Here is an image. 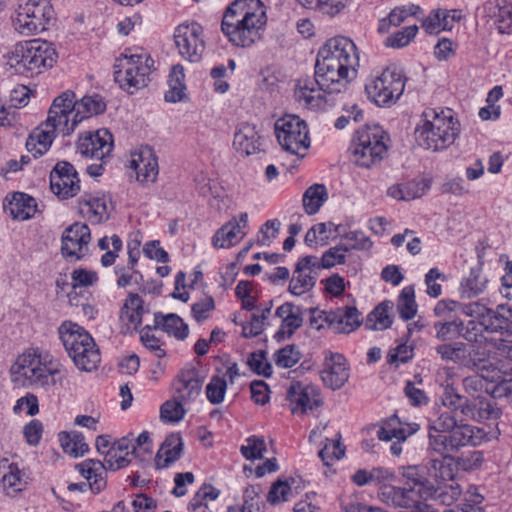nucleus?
<instances>
[{
	"mask_svg": "<svg viewBox=\"0 0 512 512\" xmlns=\"http://www.w3.org/2000/svg\"><path fill=\"white\" fill-rule=\"evenodd\" d=\"M359 55L354 42L346 37L331 38L319 49L314 80H299L295 98L309 109H322L327 96L344 93L356 77Z\"/></svg>",
	"mask_w": 512,
	"mask_h": 512,
	"instance_id": "f257e3e1",
	"label": "nucleus"
},
{
	"mask_svg": "<svg viewBox=\"0 0 512 512\" xmlns=\"http://www.w3.org/2000/svg\"><path fill=\"white\" fill-rule=\"evenodd\" d=\"M266 23L265 6L260 0H235L223 15L221 30L232 45L247 48L261 39Z\"/></svg>",
	"mask_w": 512,
	"mask_h": 512,
	"instance_id": "f03ea898",
	"label": "nucleus"
},
{
	"mask_svg": "<svg viewBox=\"0 0 512 512\" xmlns=\"http://www.w3.org/2000/svg\"><path fill=\"white\" fill-rule=\"evenodd\" d=\"M12 371L38 387L61 384L67 376L62 364L47 352L27 350L18 357Z\"/></svg>",
	"mask_w": 512,
	"mask_h": 512,
	"instance_id": "7ed1b4c3",
	"label": "nucleus"
},
{
	"mask_svg": "<svg viewBox=\"0 0 512 512\" xmlns=\"http://www.w3.org/2000/svg\"><path fill=\"white\" fill-rule=\"evenodd\" d=\"M424 122L416 129L419 144L426 149L439 151L452 145L459 133V123L452 110L437 111L428 108L423 112Z\"/></svg>",
	"mask_w": 512,
	"mask_h": 512,
	"instance_id": "20e7f679",
	"label": "nucleus"
},
{
	"mask_svg": "<svg viewBox=\"0 0 512 512\" xmlns=\"http://www.w3.org/2000/svg\"><path fill=\"white\" fill-rule=\"evenodd\" d=\"M53 44L42 39L19 42L7 54V64L19 74H39L57 60Z\"/></svg>",
	"mask_w": 512,
	"mask_h": 512,
	"instance_id": "39448f33",
	"label": "nucleus"
},
{
	"mask_svg": "<svg viewBox=\"0 0 512 512\" xmlns=\"http://www.w3.org/2000/svg\"><path fill=\"white\" fill-rule=\"evenodd\" d=\"M58 333L78 369L90 372L97 368L101 360L100 351L89 332L76 323L65 321L60 325Z\"/></svg>",
	"mask_w": 512,
	"mask_h": 512,
	"instance_id": "423d86ee",
	"label": "nucleus"
},
{
	"mask_svg": "<svg viewBox=\"0 0 512 512\" xmlns=\"http://www.w3.org/2000/svg\"><path fill=\"white\" fill-rule=\"evenodd\" d=\"M154 60L147 53L125 55L117 60L114 79L128 93L144 88L150 81Z\"/></svg>",
	"mask_w": 512,
	"mask_h": 512,
	"instance_id": "0eeeda50",
	"label": "nucleus"
},
{
	"mask_svg": "<svg viewBox=\"0 0 512 512\" xmlns=\"http://www.w3.org/2000/svg\"><path fill=\"white\" fill-rule=\"evenodd\" d=\"M387 134L378 125L357 131L351 145L356 165L370 168L379 163L387 153Z\"/></svg>",
	"mask_w": 512,
	"mask_h": 512,
	"instance_id": "6e6552de",
	"label": "nucleus"
},
{
	"mask_svg": "<svg viewBox=\"0 0 512 512\" xmlns=\"http://www.w3.org/2000/svg\"><path fill=\"white\" fill-rule=\"evenodd\" d=\"M405 76L397 67H388L365 84L368 98L378 106H389L403 94Z\"/></svg>",
	"mask_w": 512,
	"mask_h": 512,
	"instance_id": "1a4fd4ad",
	"label": "nucleus"
},
{
	"mask_svg": "<svg viewBox=\"0 0 512 512\" xmlns=\"http://www.w3.org/2000/svg\"><path fill=\"white\" fill-rule=\"evenodd\" d=\"M275 134L283 150L304 158L310 147L309 129L297 115H285L275 122Z\"/></svg>",
	"mask_w": 512,
	"mask_h": 512,
	"instance_id": "9d476101",
	"label": "nucleus"
},
{
	"mask_svg": "<svg viewBox=\"0 0 512 512\" xmlns=\"http://www.w3.org/2000/svg\"><path fill=\"white\" fill-rule=\"evenodd\" d=\"M53 18L54 9L47 0H28L19 5L14 27L23 35H31L44 31Z\"/></svg>",
	"mask_w": 512,
	"mask_h": 512,
	"instance_id": "9b49d317",
	"label": "nucleus"
},
{
	"mask_svg": "<svg viewBox=\"0 0 512 512\" xmlns=\"http://www.w3.org/2000/svg\"><path fill=\"white\" fill-rule=\"evenodd\" d=\"M461 312L478 319L484 330L490 333H503V329L512 322V307L507 304H499L491 309L480 302H472L462 305Z\"/></svg>",
	"mask_w": 512,
	"mask_h": 512,
	"instance_id": "f8f14e48",
	"label": "nucleus"
},
{
	"mask_svg": "<svg viewBox=\"0 0 512 512\" xmlns=\"http://www.w3.org/2000/svg\"><path fill=\"white\" fill-rule=\"evenodd\" d=\"M131 462L126 454L124 456L118 455L117 452L107 451L104 462L100 460L88 459L77 465L80 473L89 480V487L93 493H100L106 486L102 474L104 470L116 471L126 467Z\"/></svg>",
	"mask_w": 512,
	"mask_h": 512,
	"instance_id": "ddd939ff",
	"label": "nucleus"
},
{
	"mask_svg": "<svg viewBox=\"0 0 512 512\" xmlns=\"http://www.w3.org/2000/svg\"><path fill=\"white\" fill-rule=\"evenodd\" d=\"M378 496L387 505L402 508H412L417 503L433 496L432 488L423 482L415 481L414 485L407 483L404 487L382 485Z\"/></svg>",
	"mask_w": 512,
	"mask_h": 512,
	"instance_id": "4468645a",
	"label": "nucleus"
},
{
	"mask_svg": "<svg viewBox=\"0 0 512 512\" xmlns=\"http://www.w3.org/2000/svg\"><path fill=\"white\" fill-rule=\"evenodd\" d=\"M480 429L463 423L462 420L447 434L431 437V449L435 453H452L462 447L476 446L480 437L476 435Z\"/></svg>",
	"mask_w": 512,
	"mask_h": 512,
	"instance_id": "2eb2a0df",
	"label": "nucleus"
},
{
	"mask_svg": "<svg viewBox=\"0 0 512 512\" xmlns=\"http://www.w3.org/2000/svg\"><path fill=\"white\" fill-rule=\"evenodd\" d=\"M76 95L67 90L56 97L49 109L47 120L57 124L63 136H69L76 128L73 121L76 119Z\"/></svg>",
	"mask_w": 512,
	"mask_h": 512,
	"instance_id": "dca6fc26",
	"label": "nucleus"
},
{
	"mask_svg": "<svg viewBox=\"0 0 512 512\" xmlns=\"http://www.w3.org/2000/svg\"><path fill=\"white\" fill-rule=\"evenodd\" d=\"M201 26L197 23L179 25L176 28L175 44L182 57L190 62H198L205 49L204 41L200 38Z\"/></svg>",
	"mask_w": 512,
	"mask_h": 512,
	"instance_id": "f3484780",
	"label": "nucleus"
},
{
	"mask_svg": "<svg viewBox=\"0 0 512 512\" xmlns=\"http://www.w3.org/2000/svg\"><path fill=\"white\" fill-rule=\"evenodd\" d=\"M50 188L60 198L74 197L80 190L74 166L67 161L58 162L50 173Z\"/></svg>",
	"mask_w": 512,
	"mask_h": 512,
	"instance_id": "a211bd4d",
	"label": "nucleus"
},
{
	"mask_svg": "<svg viewBox=\"0 0 512 512\" xmlns=\"http://www.w3.org/2000/svg\"><path fill=\"white\" fill-rule=\"evenodd\" d=\"M77 150L82 156L104 162L113 150V136L106 129L86 132L79 137Z\"/></svg>",
	"mask_w": 512,
	"mask_h": 512,
	"instance_id": "6ab92c4d",
	"label": "nucleus"
},
{
	"mask_svg": "<svg viewBox=\"0 0 512 512\" xmlns=\"http://www.w3.org/2000/svg\"><path fill=\"white\" fill-rule=\"evenodd\" d=\"M91 240L88 225L76 222L67 227L61 237V253L66 259L79 260L82 258V250Z\"/></svg>",
	"mask_w": 512,
	"mask_h": 512,
	"instance_id": "aec40b11",
	"label": "nucleus"
},
{
	"mask_svg": "<svg viewBox=\"0 0 512 512\" xmlns=\"http://www.w3.org/2000/svg\"><path fill=\"white\" fill-rule=\"evenodd\" d=\"M321 379L332 390L340 389L349 379V368L345 357L339 353L325 352Z\"/></svg>",
	"mask_w": 512,
	"mask_h": 512,
	"instance_id": "412c9836",
	"label": "nucleus"
},
{
	"mask_svg": "<svg viewBox=\"0 0 512 512\" xmlns=\"http://www.w3.org/2000/svg\"><path fill=\"white\" fill-rule=\"evenodd\" d=\"M129 167L135 171L137 181L142 184L154 183L159 173L157 156L148 146L131 154Z\"/></svg>",
	"mask_w": 512,
	"mask_h": 512,
	"instance_id": "4be33fe9",
	"label": "nucleus"
},
{
	"mask_svg": "<svg viewBox=\"0 0 512 512\" xmlns=\"http://www.w3.org/2000/svg\"><path fill=\"white\" fill-rule=\"evenodd\" d=\"M286 396L292 406L293 414L298 411L305 413L319 407L321 404L316 388L302 382H293L287 389Z\"/></svg>",
	"mask_w": 512,
	"mask_h": 512,
	"instance_id": "5701e85b",
	"label": "nucleus"
},
{
	"mask_svg": "<svg viewBox=\"0 0 512 512\" xmlns=\"http://www.w3.org/2000/svg\"><path fill=\"white\" fill-rule=\"evenodd\" d=\"M57 133H60L57 124L46 119L30 133L26 141L28 152L34 157L43 155L52 145Z\"/></svg>",
	"mask_w": 512,
	"mask_h": 512,
	"instance_id": "b1692460",
	"label": "nucleus"
},
{
	"mask_svg": "<svg viewBox=\"0 0 512 512\" xmlns=\"http://www.w3.org/2000/svg\"><path fill=\"white\" fill-rule=\"evenodd\" d=\"M429 451L427 470L431 477L438 482L453 481L457 471L456 458L450 453H435Z\"/></svg>",
	"mask_w": 512,
	"mask_h": 512,
	"instance_id": "393cba45",
	"label": "nucleus"
},
{
	"mask_svg": "<svg viewBox=\"0 0 512 512\" xmlns=\"http://www.w3.org/2000/svg\"><path fill=\"white\" fill-rule=\"evenodd\" d=\"M431 179L421 177L404 183L394 184L387 190V195L395 200L410 201L422 197L431 187Z\"/></svg>",
	"mask_w": 512,
	"mask_h": 512,
	"instance_id": "a878e982",
	"label": "nucleus"
},
{
	"mask_svg": "<svg viewBox=\"0 0 512 512\" xmlns=\"http://www.w3.org/2000/svg\"><path fill=\"white\" fill-rule=\"evenodd\" d=\"M327 319L328 327L335 333H350L361 324L358 310L350 306L329 311Z\"/></svg>",
	"mask_w": 512,
	"mask_h": 512,
	"instance_id": "bb28decb",
	"label": "nucleus"
},
{
	"mask_svg": "<svg viewBox=\"0 0 512 512\" xmlns=\"http://www.w3.org/2000/svg\"><path fill=\"white\" fill-rule=\"evenodd\" d=\"M247 225L248 214L245 212L241 213L238 219H231L214 234L212 238L213 246L215 248H229L233 246L238 241L237 235L239 233H242V236L245 235L242 229L246 228Z\"/></svg>",
	"mask_w": 512,
	"mask_h": 512,
	"instance_id": "cd10ccee",
	"label": "nucleus"
},
{
	"mask_svg": "<svg viewBox=\"0 0 512 512\" xmlns=\"http://www.w3.org/2000/svg\"><path fill=\"white\" fill-rule=\"evenodd\" d=\"M394 420L389 421L384 426L377 429L376 436L381 441H392L396 439L390 446V451L394 456H399L402 453V442L418 430V425H406L395 427Z\"/></svg>",
	"mask_w": 512,
	"mask_h": 512,
	"instance_id": "c85d7f7f",
	"label": "nucleus"
},
{
	"mask_svg": "<svg viewBox=\"0 0 512 512\" xmlns=\"http://www.w3.org/2000/svg\"><path fill=\"white\" fill-rule=\"evenodd\" d=\"M233 145L238 152L248 156L260 151V136L255 125L241 123L234 134Z\"/></svg>",
	"mask_w": 512,
	"mask_h": 512,
	"instance_id": "c756f323",
	"label": "nucleus"
},
{
	"mask_svg": "<svg viewBox=\"0 0 512 512\" xmlns=\"http://www.w3.org/2000/svg\"><path fill=\"white\" fill-rule=\"evenodd\" d=\"M275 315L282 319L280 330L276 334L281 338L291 337L302 326V309L291 302H285L279 306Z\"/></svg>",
	"mask_w": 512,
	"mask_h": 512,
	"instance_id": "7c9ffc66",
	"label": "nucleus"
},
{
	"mask_svg": "<svg viewBox=\"0 0 512 512\" xmlns=\"http://www.w3.org/2000/svg\"><path fill=\"white\" fill-rule=\"evenodd\" d=\"M488 17L494 19V24L501 34H512V5L506 0L489 1L484 6Z\"/></svg>",
	"mask_w": 512,
	"mask_h": 512,
	"instance_id": "2f4dec72",
	"label": "nucleus"
},
{
	"mask_svg": "<svg viewBox=\"0 0 512 512\" xmlns=\"http://www.w3.org/2000/svg\"><path fill=\"white\" fill-rule=\"evenodd\" d=\"M79 209L92 224H100L108 219L107 201L104 196L84 194L79 199Z\"/></svg>",
	"mask_w": 512,
	"mask_h": 512,
	"instance_id": "473e14b6",
	"label": "nucleus"
},
{
	"mask_svg": "<svg viewBox=\"0 0 512 512\" xmlns=\"http://www.w3.org/2000/svg\"><path fill=\"white\" fill-rule=\"evenodd\" d=\"M464 411H466V418L477 422L495 420L501 415V410L497 407V404L486 397L469 400V404L464 408Z\"/></svg>",
	"mask_w": 512,
	"mask_h": 512,
	"instance_id": "72a5a7b5",
	"label": "nucleus"
},
{
	"mask_svg": "<svg viewBox=\"0 0 512 512\" xmlns=\"http://www.w3.org/2000/svg\"><path fill=\"white\" fill-rule=\"evenodd\" d=\"M37 204L33 197L16 192L12 195V198L8 200L7 204H4V209L7 211L13 219L27 220L34 216L36 212Z\"/></svg>",
	"mask_w": 512,
	"mask_h": 512,
	"instance_id": "f704fd0d",
	"label": "nucleus"
},
{
	"mask_svg": "<svg viewBox=\"0 0 512 512\" xmlns=\"http://www.w3.org/2000/svg\"><path fill=\"white\" fill-rule=\"evenodd\" d=\"M182 451L183 441L180 435L167 436L156 455L157 468H167L180 458Z\"/></svg>",
	"mask_w": 512,
	"mask_h": 512,
	"instance_id": "c9c22d12",
	"label": "nucleus"
},
{
	"mask_svg": "<svg viewBox=\"0 0 512 512\" xmlns=\"http://www.w3.org/2000/svg\"><path fill=\"white\" fill-rule=\"evenodd\" d=\"M442 376L449 378L451 376V370L449 368L439 370L437 373V381H439V378H442ZM441 385L444 386V392L441 396L442 404L450 409V412L453 413L459 411L466 417V411H464V408L468 406L469 400L455 392L454 388L448 383V379H446V384L442 382Z\"/></svg>",
	"mask_w": 512,
	"mask_h": 512,
	"instance_id": "e433bc0d",
	"label": "nucleus"
},
{
	"mask_svg": "<svg viewBox=\"0 0 512 512\" xmlns=\"http://www.w3.org/2000/svg\"><path fill=\"white\" fill-rule=\"evenodd\" d=\"M154 329H161L169 335L179 340H184L188 336V326L182 318L176 314L163 315L161 313L154 314Z\"/></svg>",
	"mask_w": 512,
	"mask_h": 512,
	"instance_id": "4c0bfd02",
	"label": "nucleus"
},
{
	"mask_svg": "<svg viewBox=\"0 0 512 512\" xmlns=\"http://www.w3.org/2000/svg\"><path fill=\"white\" fill-rule=\"evenodd\" d=\"M202 382L193 373L183 375L174 383L175 397L181 402L194 401L200 394Z\"/></svg>",
	"mask_w": 512,
	"mask_h": 512,
	"instance_id": "58836bf2",
	"label": "nucleus"
},
{
	"mask_svg": "<svg viewBox=\"0 0 512 512\" xmlns=\"http://www.w3.org/2000/svg\"><path fill=\"white\" fill-rule=\"evenodd\" d=\"M144 314L143 300L138 294H130L125 300L120 312V319L125 322L129 328L138 329L142 324Z\"/></svg>",
	"mask_w": 512,
	"mask_h": 512,
	"instance_id": "ea45409f",
	"label": "nucleus"
},
{
	"mask_svg": "<svg viewBox=\"0 0 512 512\" xmlns=\"http://www.w3.org/2000/svg\"><path fill=\"white\" fill-rule=\"evenodd\" d=\"M419 11L420 7L414 4L395 7L387 17L379 21L378 32L388 33L391 26L401 25L408 17L415 16Z\"/></svg>",
	"mask_w": 512,
	"mask_h": 512,
	"instance_id": "a19ab883",
	"label": "nucleus"
},
{
	"mask_svg": "<svg viewBox=\"0 0 512 512\" xmlns=\"http://www.w3.org/2000/svg\"><path fill=\"white\" fill-rule=\"evenodd\" d=\"M487 278L483 275L482 268L476 266L471 268L467 277H464L460 284V290L463 296L473 298L483 293L486 289Z\"/></svg>",
	"mask_w": 512,
	"mask_h": 512,
	"instance_id": "79ce46f5",
	"label": "nucleus"
},
{
	"mask_svg": "<svg viewBox=\"0 0 512 512\" xmlns=\"http://www.w3.org/2000/svg\"><path fill=\"white\" fill-rule=\"evenodd\" d=\"M168 85L169 90L165 93V101L175 103L185 97V74L184 68L180 64L172 67L168 78Z\"/></svg>",
	"mask_w": 512,
	"mask_h": 512,
	"instance_id": "37998d69",
	"label": "nucleus"
},
{
	"mask_svg": "<svg viewBox=\"0 0 512 512\" xmlns=\"http://www.w3.org/2000/svg\"><path fill=\"white\" fill-rule=\"evenodd\" d=\"M106 109V104L99 95L84 96L77 100L76 104V119L73 125H78L83 119L90 116L103 113Z\"/></svg>",
	"mask_w": 512,
	"mask_h": 512,
	"instance_id": "c03bdc74",
	"label": "nucleus"
},
{
	"mask_svg": "<svg viewBox=\"0 0 512 512\" xmlns=\"http://www.w3.org/2000/svg\"><path fill=\"white\" fill-rule=\"evenodd\" d=\"M327 199V189L323 184L310 186L306 189L302 197L305 212L308 215L316 214Z\"/></svg>",
	"mask_w": 512,
	"mask_h": 512,
	"instance_id": "a18cd8bd",
	"label": "nucleus"
},
{
	"mask_svg": "<svg viewBox=\"0 0 512 512\" xmlns=\"http://www.w3.org/2000/svg\"><path fill=\"white\" fill-rule=\"evenodd\" d=\"M392 302L384 301L370 312L365 321V327L369 330H385L392 325L389 311L392 309Z\"/></svg>",
	"mask_w": 512,
	"mask_h": 512,
	"instance_id": "49530a36",
	"label": "nucleus"
},
{
	"mask_svg": "<svg viewBox=\"0 0 512 512\" xmlns=\"http://www.w3.org/2000/svg\"><path fill=\"white\" fill-rule=\"evenodd\" d=\"M316 280L317 273L311 274V272L304 271L300 267H295L288 291L292 295L301 296L314 288Z\"/></svg>",
	"mask_w": 512,
	"mask_h": 512,
	"instance_id": "de8ad7c7",
	"label": "nucleus"
},
{
	"mask_svg": "<svg viewBox=\"0 0 512 512\" xmlns=\"http://www.w3.org/2000/svg\"><path fill=\"white\" fill-rule=\"evenodd\" d=\"M436 352L444 361H451L457 364L470 366L471 359L467 352L466 345L462 342L453 344H441L436 347Z\"/></svg>",
	"mask_w": 512,
	"mask_h": 512,
	"instance_id": "09e8293b",
	"label": "nucleus"
},
{
	"mask_svg": "<svg viewBox=\"0 0 512 512\" xmlns=\"http://www.w3.org/2000/svg\"><path fill=\"white\" fill-rule=\"evenodd\" d=\"M22 476L17 465L9 463L7 459L0 462V481L5 489H12L14 492L20 491L23 484Z\"/></svg>",
	"mask_w": 512,
	"mask_h": 512,
	"instance_id": "8fccbe9b",
	"label": "nucleus"
},
{
	"mask_svg": "<svg viewBox=\"0 0 512 512\" xmlns=\"http://www.w3.org/2000/svg\"><path fill=\"white\" fill-rule=\"evenodd\" d=\"M59 440L64 452L73 457L83 456L89 449L84 436L78 432H61Z\"/></svg>",
	"mask_w": 512,
	"mask_h": 512,
	"instance_id": "3c124183",
	"label": "nucleus"
},
{
	"mask_svg": "<svg viewBox=\"0 0 512 512\" xmlns=\"http://www.w3.org/2000/svg\"><path fill=\"white\" fill-rule=\"evenodd\" d=\"M458 420L452 412H442L435 420L428 424V449H431V437L449 433Z\"/></svg>",
	"mask_w": 512,
	"mask_h": 512,
	"instance_id": "603ef678",
	"label": "nucleus"
},
{
	"mask_svg": "<svg viewBox=\"0 0 512 512\" xmlns=\"http://www.w3.org/2000/svg\"><path fill=\"white\" fill-rule=\"evenodd\" d=\"M397 311L405 321L412 319L416 315L417 304L415 302L413 286H406L400 292L397 300Z\"/></svg>",
	"mask_w": 512,
	"mask_h": 512,
	"instance_id": "864d4df0",
	"label": "nucleus"
},
{
	"mask_svg": "<svg viewBox=\"0 0 512 512\" xmlns=\"http://www.w3.org/2000/svg\"><path fill=\"white\" fill-rule=\"evenodd\" d=\"M417 25H409L402 30L396 31L395 33L388 36L384 44L386 47L399 49L407 46L418 33Z\"/></svg>",
	"mask_w": 512,
	"mask_h": 512,
	"instance_id": "5fc2aeb1",
	"label": "nucleus"
},
{
	"mask_svg": "<svg viewBox=\"0 0 512 512\" xmlns=\"http://www.w3.org/2000/svg\"><path fill=\"white\" fill-rule=\"evenodd\" d=\"M260 486H249L243 494V504L240 512H263V502L260 497Z\"/></svg>",
	"mask_w": 512,
	"mask_h": 512,
	"instance_id": "6e6d98bb",
	"label": "nucleus"
},
{
	"mask_svg": "<svg viewBox=\"0 0 512 512\" xmlns=\"http://www.w3.org/2000/svg\"><path fill=\"white\" fill-rule=\"evenodd\" d=\"M183 402L178 400L176 397L172 400H168L161 405L160 417L164 422H179L183 419L185 410L183 408Z\"/></svg>",
	"mask_w": 512,
	"mask_h": 512,
	"instance_id": "4d7b16f0",
	"label": "nucleus"
},
{
	"mask_svg": "<svg viewBox=\"0 0 512 512\" xmlns=\"http://www.w3.org/2000/svg\"><path fill=\"white\" fill-rule=\"evenodd\" d=\"M300 358V351L294 345H287L276 352L274 360L276 365L281 368H291Z\"/></svg>",
	"mask_w": 512,
	"mask_h": 512,
	"instance_id": "13d9d810",
	"label": "nucleus"
},
{
	"mask_svg": "<svg viewBox=\"0 0 512 512\" xmlns=\"http://www.w3.org/2000/svg\"><path fill=\"white\" fill-rule=\"evenodd\" d=\"M227 389L226 380L223 377L213 376L206 387V395L212 404L223 401Z\"/></svg>",
	"mask_w": 512,
	"mask_h": 512,
	"instance_id": "bf43d9fd",
	"label": "nucleus"
},
{
	"mask_svg": "<svg viewBox=\"0 0 512 512\" xmlns=\"http://www.w3.org/2000/svg\"><path fill=\"white\" fill-rule=\"evenodd\" d=\"M343 245L349 250H369L372 241L361 231H351L343 237Z\"/></svg>",
	"mask_w": 512,
	"mask_h": 512,
	"instance_id": "052dcab7",
	"label": "nucleus"
},
{
	"mask_svg": "<svg viewBox=\"0 0 512 512\" xmlns=\"http://www.w3.org/2000/svg\"><path fill=\"white\" fill-rule=\"evenodd\" d=\"M247 363L250 369L259 375L269 377L272 374V366L267 361L265 351L260 350L251 353Z\"/></svg>",
	"mask_w": 512,
	"mask_h": 512,
	"instance_id": "680f3d73",
	"label": "nucleus"
},
{
	"mask_svg": "<svg viewBox=\"0 0 512 512\" xmlns=\"http://www.w3.org/2000/svg\"><path fill=\"white\" fill-rule=\"evenodd\" d=\"M326 441L327 443L319 451V457L328 466L332 461L341 459L345 450L339 440L326 439Z\"/></svg>",
	"mask_w": 512,
	"mask_h": 512,
	"instance_id": "e2e57ef3",
	"label": "nucleus"
},
{
	"mask_svg": "<svg viewBox=\"0 0 512 512\" xmlns=\"http://www.w3.org/2000/svg\"><path fill=\"white\" fill-rule=\"evenodd\" d=\"M462 326L461 321L436 322V338L442 341L455 339L460 334Z\"/></svg>",
	"mask_w": 512,
	"mask_h": 512,
	"instance_id": "0e129e2a",
	"label": "nucleus"
},
{
	"mask_svg": "<svg viewBox=\"0 0 512 512\" xmlns=\"http://www.w3.org/2000/svg\"><path fill=\"white\" fill-rule=\"evenodd\" d=\"M290 493L291 487L288 484V482L279 479L272 484L267 494V501L272 505H275L282 501H287L289 499Z\"/></svg>",
	"mask_w": 512,
	"mask_h": 512,
	"instance_id": "69168bd1",
	"label": "nucleus"
},
{
	"mask_svg": "<svg viewBox=\"0 0 512 512\" xmlns=\"http://www.w3.org/2000/svg\"><path fill=\"white\" fill-rule=\"evenodd\" d=\"M246 445L241 447V453L246 459L262 458L266 450L265 441L263 438L252 436L247 439Z\"/></svg>",
	"mask_w": 512,
	"mask_h": 512,
	"instance_id": "338daca9",
	"label": "nucleus"
},
{
	"mask_svg": "<svg viewBox=\"0 0 512 512\" xmlns=\"http://www.w3.org/2000/svg\"><path fill=\"white\" fill-rule=\"evenodd\" d=\"M423 28L428 33H437L440 30H451V24L447 16H443L441 10L430 14L423 22Z\"/></svg>",
	"mask_w": 512,
	"mask_h": 512,
	"instance_id": "774afa93",
	"label": "nucleus"
}]
</instances>
